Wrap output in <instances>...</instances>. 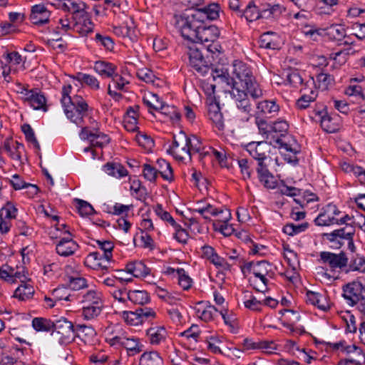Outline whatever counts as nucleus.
<instances>
[{"label":"nucleus","mask_w":365,"mask_h":365,"mask_svg":"<svg viewBox=\"0 0 365 365\" xmlns=\"http://www.w3.org/2000/svg\"><path fill=\"white\" fill-rule=\"evenodd\" d=\"M27 96L29 97H27L26 101L29 102L34 110H47L46 99L43 93L34 91L33 92H29Z\"/></svg>","instance_id":"29"},{"label":"nucleus","mask_w":365,"mask_h":365,"mask_svg":"<svg viewBox=\"0 0 365 365\" xmlns=\"http://www.w3.org/2000/svg\"><path fill=\"white\" fill-rule=\"evenodd\" d=\"M299 196H302V197L294 198V200L301 207H304L311 202L317 200L316 194L309 191H301V195Z\"/></svg>","instance_id":"62"},{"label":"nucleus","mask_w":365,"mask_h":365,"mask_svg":"<svg viewBox=\"0 0 365 365\" xmlns=\"http://www.w3.org/2000/svg\"><path fill=\"white\" fill-rule=\"evenodd\" d=\"M177 26L180 30L182 36L192 42L196 40L200 26L188 16H181L177 21Z\"/></svg>","instance_id":"12"},{"label":"nucleus","mask_w":365,"mask_h":365,"mask_svg":"<svg viewBox=\"0 0 365 365\" xmlns=\"http://www.w3.org/2000/svg\"><path fill=\"white\" fill-rule=\"evenodd\" d=\"M278 36L274 32L264 33L259 38V46L264 48L277 49L279 44L277 41Z\"/></svg>","instance_id":"34"},{"label":"nucleus","mask_w":365,"mask_h":365,"mask_svg":"<svg viewBox=\"0 0 365 365\" xmlns=\"http://www.w3.org/2000/svg\"><path fill=\"white\" fill-rule=\"evenodd\" d=\"M349 55V49L341 50L338 52L331 53L329 58L334 61V66L340 67L345 64Z\"/></svg>","instance_id":"57"},{"label":"nucleus","mask_w":365,"mask_h":365,"mask_svg":"<svg viewBox=\"0 0 365 365\" xmlns=\"http://www.w3.org/2000/svg\"><path fill=\"white\" fill-rule=\"evenodd\" d=\"M286 80L293 87L297 88L303 83V79L297 70H289L286 72Z\"/></svg>","instance_id":"58"},{"label":"nucleus","mask_w":365,"mask_h":365,"mask_svg":"<svg viewBox=\"0 0 365 365\" xmlns=\"http://www.w3.org/2000/svg\"><path fill=\"white\" fill-rule=\"evenodd\" d=\"M309 225L308 222H302L300 224L289 223L283 227L282 231L289 236H294L306 231Z\"/></svg>","instance_id":"44"},{"label":"nucleus","mask_w":365,"mask_h":365,"mask_svg":"<svg viewBox=\"0 0 365 365\" xmlns=\"http://www.w3.org/2000/svg\"><path fill=\"white\" fill-rule=\"evenodd\" d=\"M111 345H121L125 347L129 356H134L143 350V345L138 338L127 337L125 332L120 329L118 334L109 339Z\"/></svg>","instance_id":"7"},{"label":"nucleus","mask_w":365,"mask_h":365,"mask_svg":"<svg viewBox=\"0 0 365 365\" xmlns=\"http://www.w3.org/2000/svg\"><path fill=\"white\" fill-rule=\"evenodd\" d=\"M244 305L252 311H260L263 306L262 301L257 300L250 292H245Z\"/></svg>","instance_id":"46"},{"label":"nucleus","mask_w":365,"mask_h":365,"mask_svg":"<svg viewBox=\"0 0 365 365\" xmlns=\"http://www.w3.org/2000/svg\"><path fill=\"white\" fill-rule=\"evenodd\" d=\"M348 259L346 269H344L346 274L356 271L365 273V257L359 254H351Z\"/></svg>","instance_id":"23"},{"label":"nucleus","mask_w":365,"mask_h":365,"mask_svg":"<svg viewBox=\"0 0 365 365\" xmlns=\"http://www.w3.org/2000/svg\"><path fill=\"white\" fill-rule=\"evenodd\" d=\"M276 143L279 145L280 149L289 153L288 154L284 153L285 160L294 163L297 162L296 154L300 151V149L295 140L292 139L291 140L285 141L282 138H277Z\"/></svg>","instance_id":"17"},{"label":"nucleus","mask_w":365,"mask_h":365,"mask_svg":"<svg viewBox=\"0 0 365 365\" xmlns=\"http://www.w3.org/2000/svg\"><path fill=\"white\" fill-rule=\"evenodd\" d=\"M240 16H244L247 21L252 22L259 19L261 17V14L254 2L250 1L246 8L240 12Z\"/></svg>","instance_id":"37"},{"label":"nucleus","mask_w":365,"mask_h":365,"mask_svg":"<svg viewBox=\"0 0 365 365\" xmlns=\"http://www.w3.org/2000/svg\"><path fill=\"white\" fill-rule=\"evenodd\" d=\"M64 113L70 120L78 126H81L83 118L86 116L88 105L81 96H74L73 101L65 106Z\"/></svg>","instance_id":"3"},{"label":"nucleus","mask_w":365,"mask_h":365,"mask_svg":"<svg viewBox=\"0 0 365 365\" xmlns=\"http://www.w3.org/2000/svg\"><path fill=\"white\" fill-rule=\"evenodd\" d=\"M207 51L210 52L212 55V58L213 61L217 60V57L220 55L222 54L223 50L222 48L217 40H215L210 43H207L205 46Z\"/></svg>","instance_id":"60"},{"label":"nucleus","mask_w":365,"mask_h":365,"mask_svg":"<svg viewBox=\"0 0 365 365\" xmlns=\"http://www.w3.org/2000/svg\"><path fill=\"white\" fill-rule=\"evenodd\" d=\"M341 211L335 205L329 204L323 210L317 218L314 220L315 225L317 226H329L331 225H342L340 222Z\"/></svg>","instance_id":"10"},{"label":"nucleus","mask_w":365,"mask_h":365,"mask_svg":"<svg viewBox=\"0 0 365 365\" xmlns=\"http://www.w3.org/2000/svg\"><path fill=\"white\" fill-rule=\"evenodd\" d=\"M110 294L115 300L123 304H127L129 298V291L125 288L118 287L109 290Z\"/></svg>","instance_id":"53"},{"label":"nucleus","mask_w":365,"mask_h":365,"mask_svg":"<svg viewBox=\"0 0 365 365\" xmlns=\"http://www.w3.org/2000/svg\"><path fill=\"white\" fill-rule=\"evenodd\" d=\"M279 111V106L274 101H262L257 105V114L258 116L268 118L274 117Z\"/></svg>","instance_id":"22"},{"label":"nucleus","mask_w":365,"mask_h":365,"mask_svg":"<svg viewBox=\"0 0 365 365\" xmlns=\"http://www.w3.org/2000/svg\"><path fill=\"white\" fill-rule=\"evenodd\" d=\"M94 40L98 46H102L106 50L112 51L114 48V42L108 36L96 34Z\"/></svg>","instance_id":"54"},{"label":"nucleus","mask_w":365,"mask_h":365,"mask_svg":"<svg viewBox=\"0 0 365 365\" xmlns=\"http://www.w3.org/2000/svg\"><path fill=\"white\" fill-rule=\"evenodd\" d=\"M168 152L178 160H184L185 156L190 158L187 135L185 133L180 132L178 136H174L172 145L168 150Z\"/></svg>","instance_id":"11"},{"label":"nucleus","mask_w":365,"mask_h":365,"mask_svg":"<svg viewBox=\"0 0 365 365\" xmlns=\"http://www.w3.org/2000/svg\"><path fill=\"white\" fill-rule=\"evenodd\" d=\"M79 137L81 140H88L92 147L102 148L110 142V138L107 135L98 130L91 131L88 127L82 128Z\"/></svg>","instance_id":"14"},{"label":"nucleus","mask_w":365,"mask_h":365,"mask_svg":"<svg viewBox=\"0 0 365 365\" xmlns=\"http://www.w3.org/2000/svg\"><path fill=\"white\" fill-rule=\"evenodd\" d=\"M318 96L316 90H312L309 94L304 93L296 102V106L298 109L304 110L307 108L310 103L314 102Z\"/></svg>","instance_id":"47"},{"label":"nucleus","mask_w":365,"mask_h":365,"mask_svg":"<svg viewBox=\"0 0 365 365\" xmlns=\"http://www.w3.org/2000/svg\"><path fill=\"white\" fill-rule=\"evenodd\" d=\"M168 274H175L179 285L185 290L189 289L192 283V279L186 274L183 269H175L173 268H169L168 269Z\"/></svg>","instance_id":"35"},{"label":"nucleus","mask_w":365,"mask_h":365,"mask_svg":"<svg viewBox=\"0 0 365 365\" xmlns=\"http://www.w3.org/2000/svg\"><path fill=\"white\" fill-rule=\"evenodd\" d=\"M76 208L81 216H88L94 212L92 205L86 201L76 199Z\"/></svg>","instance_id":"59"},{"label":"nucleus","mask_w":365,"mask_h":365,"mask_svg":"<svg viewBox=\"0 0 365 365\" xmlns=\"http://www.w3.org/2000/svg\"><path fill=\"white\" fill-rule=\"evenodd\" d=\"M73 30L81 36H86L92 32L93 24L89 19L88 14L83 17H79L78 19H73Z\"/></svg>","instance_id":"26"},{"label":"nucleus","mask_w":365,"mask_h":365,"mask_svg":"<svg viewBox=\"0 0 365 365\" xmlns=\"http://www.w3.org/2000/svg\"><path fill=\"white\" fill-rule=\"evenodd\" d=\"M187 54L190 66L197 72L205 76L211 70V75L215 81L230 88L225 92L230 93L238 110L245 113L242 120L248 121L252 116L250 113L252 110L248 96L253 99L263 96L262 89L255 80L251 68L242 61H235L233 64V73L238 79V81H235L230 77L227 68H212L207 65L199 48H190Z\"/></svg>","instance_id":"1"},{"label":"nucleus","mask_w":365,"mask_h":365,"mask_svg":"<svg viewBox=\"0 0 365 365\" xmlns=\"http://www.w3.org/2000/svg\"><path fill=\"white\" fill-rule=\"evenodd\" d=\"M157 171L160 174L161 177L168 181L173 180V172L170 164L164 159H159L157 160Z\"/></svg>","instance_id":"39"},{"label":"nucleus","mask_w":365,"mask_h":365,"mask_svg":"<svg viewBox=\"0 0 365 365\" xmlns=\"http://www.w3.org/2000/svg\"><path fill=\"white\" fill-rule=\"evenodd\" d=\"M247 151L259 164H266L265 160L269 157L274 147L267 141L251 142L246 146Z\"/></svg>","instance_id":"8"},{"label":"nucleus","mask_w":365,"mask_h":365,"mask_svg":"<svg viewBox=\"0 0 365 365\" xmlns=\"http://www.w3.org/2000/svg\"><path fill=\"white\" fill-rule=\"evenodd\" d=\"M140 365H163V359L156 351L145 352L140 359Z\"/></svg>","instance_id":"42"},{"label":"nucleus","mask_w":365,"mask_h":365,"mask_svg":"<svg viewBox=\"0 0 365 365\" xmlns=\"http://www.w3.org/2000/svg\"><path fill=\"white\" fill-rule=\"evenodd\" d=\"M247 268L252 270L253 274L259 278L264 286L268 282L266 276L269 275L272 269V265L266 260L258 261L257 262H249L246 265Z\"/></svg>","instance_id":"16"},{"label":"nucleus","mask_w":365,"mask_h":365,"mask_svg":"<svg viewBox=\"0 0 365 365\" xmlns=\"http://www.w3.org/2000/svg\"><path fill=\"white\" fill-rule=\"evenodd\" d=\"M103 307V304H94L93 307H83L82 316L87 320L94 319L101 314Z\"/></svg>","instance_id":"52"},{"label":"nucleus","mask_w":365,"mask_h":365,"mask_svg":"<svg viewBox=\"0 0 365 365\" xmlns=\"http://www.w3.org/2000/svg\"><path fill=\"white\" fill-rule=\"evenodd\" d=\"M343 297L351 306L365 305V284L359 281L348 283L343 287Z\"/></svg>","instance_id":"6"},{"label":"nucleus","mask_w":365,"mask_h":365,"mask_svg":"<svg viewBox=\"0 0 365 365\" xmlns=\"http://www.w3.org/2000/svg\"><path fill=\"white\" fill-rule=\"evenodd\" d=\"M126 272L134 277H145L150 274V269L141 261L131 262L126 264Z\"/></svg>","instance_id":"24"},{"label":"nucleus","mask_w":365,"mask_h":365,"mask_svg":"<svg viewBox=\"0 0 365 365\" xmlns=\"http://www.w3.org/2000/svg\"><path fill=\"white\" fill-rule=\"evenodd\" d=\"M340 222L345 225L344 227L351 226L355 229V227L357 226L365 232V216L362 214L356 213V215H344L341 217Z\"/></svg>","instance_id":"28"},{"label":"nucleus","mask_w":365,"mask_h":365,"mask_svg":"<svg viewBox=\"0 0 365 365\" xmlns=\"http://www.w3.org/2000/svg\"><path fill=\"white\" fill-rule=\"evenodd\" d=\"M52 296L55 299V302L58 301H71V294H68V289L66 287H61L55 289L52 292Z\"/></svg>","instance_id":"64"},{"label":"nucleus","mask_w":365,"mask_h":365,"mask_svg":"<svg viewBox=\"0 0 365 365\" xmlns=\"http://www.w3.org/2000/svg\"><path fill=\"white\" fill-rule=\"evenodd\" d=\"M86 5L85 3L82 1L74 2L70 5V8L67 10L68 11L72 13L73 16L72 19H78L79 17H83L88 15V12L86 11Z\"/></svg>","instance_id":"50"},{"label":"nucleus","mask_w":365,"mask_h":365,"mask_svg":"<svg viewBox=\"0 0 365 365\" xmlns=\"http://www.w3.org/2000/svg\"><path fill=\"white\" fill-rule=\"evenodd\" d=\"M128 302L134 304L144 305L150 302V297L145 291L129 290Z\"/></svg>","instance_id":"38"},{"label":"nucleus","mask_w":365,"mask_h":365,"mask_svg":"<svg viewBox=\"0 0 365 365\" xmlns=\"http://www.w3.org/2000/svg\"><path fill=\"white\" fill-rule=\"evenodd\" d=\"M209 118L219 130H223L225 128L224 118L220 111L219 105H210L208 112Z\"/></svg>","instance_id":"31"},{"label":"nucleus","mask_w":365,"mask_h":365,"mask_svg":"<svg viewBox=\"0 0 365 365\" xmlns=\"http://www.w3.org/2000/svg\"><path fill=\"white\" fill-rule=\"evenodd\" d=\"M256 171L259 182L267 189L277 187V181L274 175L269 171L266 164L257 165Z\"/></svg>","instance_id":"19"},{"label":"nucleus","mask_w":365,"mask_h":365,"mask_svg":"<svg viewBox=\"0 0 365 365\" xmlns=\"http://www.w3.org/2000/svg\"><path fill=\"white\" fill-rule=\"evenodd\" d=\"M4 149L9 156L14 160L21 163V153L24 150L23 144L15 142H6L4 144Z\"/></svg>","instance_id":"33"},{"label":"nucleus","mask_w":365,"mask_h":365,"mask_svg":"<svg viewBox=\"0 0 365 365\" xmlns=\"http://www.w3.org/2000/svg\"><path fill=\"white\" fill-rule=\"evenodd\" d=\"M137 76L140 80L148 83H154L156 78L154 73L147 68L138 69Z\"/></svg>","instance_id":"61"},{"label":"nucleus","mask_w":365,"mask_h":365,"mask_svg":"<svg viewBox=\"0 0 365 365\" xmlns=\"http://www.w3.org/2000/svg\"><path fill=\"white\" fill-rule=\"evenodd\" d=\"M135 140L140 146L147 150H150L154 147V140L145 133H138L135 135Z\"/></svg>","instance_id":"56"},{"label":"nucleus","mask_w":365,"mask_h":365,"mask_svg":"<svg viewBox=\"0 0 365 365\" xmlns=\"http://www.w3.org/2000/svg\"><path fill=\"white\" fill-rule=\"evenodd\" d=\"M220 35L217 27L215 26L200 27L197 32V37L194 43H199L204 46L215 40Z\"/></svg>","instance_id":"18"},{"label":"nucleus","mask_w":365,"mask_h":365,"mask_svg":"<svg viewBox=\"0 0 365 365\" xmlns=\"http://www.w3.org/2000/svg\"><path fill=\"white\" fill-rule=\"evenodd\" d=\"M147 336L153 345L160 344L167 336V331L163 327H153L147 330Z\"/></svg>","instance_id":"30"},{"label":"nucleus","mask_w":365,"mask_h":365,"mask_svg":"<svg viewBox=\"0 0 365 365\" xmlns=\"http://www.w3.org/2000/svg\"><path fill=\"white\" fill-rule=\"evenodd\" d=\"M53 324L51 335L60 344H67L73 341L76 330L71 322L62 317Z\"/></svg>","instance_id":"2"},{"label":"nucleus","mask_w":365,"mask_h":365,"mask_svg":"<svg viewBox=\"0 0 365 365\" xmlns=\"http://www.w3.org/2000/svg\"><path fill=\"white\" fill-rule=\"evenodd\" d=\"M103 170L108 175L118 179L128 175L127 169L118 163L108 162L103 166Z\"/></svg>","instance_id":"27"},{"label":"nucleus","mask_w":365,"mask_h":365,"mask_svg":"<svg viewBox=\"0 0 365 365\" xmlns=\"http://www.w3.org/2000/svg\"><path fill=\"white\" fill-rule=\"evenodd\" d=\"M193 212H197L202 215L205 220H210V215L217 216V208L210 203H205L203 207H197L191 210Z\"/></svg>","instance_id":"51"},{"label":"nucleus","mask_w":365,"mask_h":365,"mask_svg":"<svg viewBox=\"0 0 365 365\" xmlns=\"http://www.w3.org/2000/svg\"><path fill=\"white\" fill-rule=\"evenodd\" d=\"M320 259L324 263L327 264L332 270L340 269L344 272L346 269L349 260L348 257L343 252L339 254L322 252L320 253Z\"/></svg>","instance_id":"13"},{"label":"nucleus","mask_w":365,"mask_h":365,"mask_svg":"<svg viewBox=\"0 0 365 365\" xmlns=\"http://www.w3.org/2000/svg\"><path fill=\"white\" fill-rule=\"evenodd\" d=\"M93 69L101 77L110 78L117 71V66L108 61H97L94 63Z\"/></svg>","instance_id":"25"},{"label":"nucleus","mask_w":365,"mask_h":365,"mask_svg":"<svg viewBox=\"0 0 365 365\" xmlns=\"http://www.w3.org/2000/svg\"><path fill=\"white\" fill-rule=\"evenodd\" d=\"M68 283L71 289L73 290H80L89 287L86 279L80 276L79 274L68 276Z\"/></svg>","instance_id":"49"},{"label":"nucleus","mask_w":365,"mask_h":365,"mask_svg":"<svg viewBox=\"0 0 365 365\" xmlns=\"http://www.w3.org/2000/svg\"><path fill=\"white\" fill-rule=\"evenodd\" d=\"M76 79L93 91H98L101 88L99 81L92 75L79 73L77 75Z\"/></svg>","instance_id":"43"},{"label":"nucleus","mask_w":365,"mask_h":365,"mask_svg":"<svg viewBox=\"0 0 365 365\" xmlns=\"http://www.w3.org/2000/svg\"><path fill=\"white\" fill-rule=\"evenodd\" d=\"M32 327L36 331H49L52 330L53 324L46 318L36 317L32 320Z\"/></svg>","instance_id":"48"},{"label":"nucleus","mask_w":365,"mask_h":365,"mask_svg":"<svg viewBox=\"0 0 365 365\" xmlns=\"http://www.w3.org/2000/svg\"><path fill=\"white\" fill-rule=\"evenodd\" d=\"M330 347L334 350H339L347 356L345 359L349 364L354 365H362L365 363V354L362 349L355 344H349L345 341H340L337 343L329 344Z\"/></svg>","instance_id":"4"},{"label":"nucleus","mask_w":365,"mask_h":365,"mask_svg":"<svg viewBox=\"0 0 365 365\" xmlns=\"http://www.w3.org/2000/svg\"><path fill=\"white\" fill-rule=\"evenodd\" d=\"M155 312L149 307L138 308L134 312H123L125 322L131 326L142 324L144 322L155 318Z\"/></svg>","instance_id":"9"},{"label":"nucleus","mask_w":365,"mask_h":365,"mask_svg":"<svg viewBox=\"0 0 365 365\" xmlns=\"http://www.w3.org/2000/svg\"><path fill=\"white\" fill-rule=\"evenodd\" d=\"M354 233L355 229L351 226H347L335 230L329 233H324L323 237L325 240L333 242L337 247H340L344 244V241L347 240L348 249L351 252V254H356V247L353 240Z\"/></svg>","instance_id":"5"},{"label":"nucleus","mask_w":365,"mask_h":365,"mask_svg":"<svg viewBox=\"0 0 365 365\" xmlns=\"http://www.w3.org/2000/svg\"><path fill=\"white\" fill-rule=\"evenodd\" d=\"M320 117L321 126L327 133H334L337 130V125L332 122V118L327 113L319 111L317 113Z\"/></svg>","instance_id":"45"},{"label":"nucleus","mask_w":365,"mask_h":365,"mask_svg":"<svg viewBox=\"0 0 365 365\" xmlns=\"http://www.w3.org/2000/svg\"><path fill=\"white\" fill-rule=\"evenodd\" d=\"M272 133H279L284 136L288 131L289 124L285 120H279L272 123Z\"/></svg>","instance_id":"63"},{"label":"nucleus","mask_w":365,"mask_h":365,"mask_svg":"<svg viewBox=\"0 0 365 365\" xmlns=\"http://www.w3.org/2000/svg\"><path fill=\"white\" fill-rule=\"evenodd\" d=\"M64 233L68 234V236L62 237L56 243V250L60 256L68 257L73 255L79 247L76 242L72 239L68 230H65Z\"/></svg>","instance_id":"15"},{"label":"nucleus","mask_w":365,"mask_h":365,"mask_svg":"<svg viewBox=\"0 0 365 365\" xmlns=\"http://www.w3.org/2000/svg\"><path fill=\"white\" fill-rule=\"evenodd\" d=\"M324 31L331 40L341 41L346 36V29L340 24H332Z\"/></svg>","instance_id":"36"},{"label":"nucleus","mask_w":365,"mask_h":365,"mask_svg":"<svg viewBox=\"0 0 365 365\" xmlns=\"http://www.w3.org/2000/svg\"><path fill=\"white\" fill-rule=\"evenodd\" d=\"M110 261V259L106 258L102 253L99 252H93L88 255L86 258L85 263L93 269H107Z\"/></svg>","instance_id":"21"},{"label":"nucleus","mask_w":365,"mask_h":365,"mask_svg":"<svg viewBox=\"0 0 365 365\" xmlns=\"http://www.w3.org/2000/svg\"><path fill=\"white\" fill-rule=\"evenodd\" d=\"M217 311L214 306L207 304L205 307L197 308L196 314L201 320L209 322L214 319V317Z\"/></svg>","instance_id":"40"},{"label":"nucleus","mask_w":365,"mask_h":365,"mask_svg":"<svg viewBox=\"0 0 365 365\" xmlns=\"http://www.w3.org/2000/svg\"><path fill=\"white\" fill-rule=\"evenodd\" d=\"M50 11L43 4H36L32 6L30 20L34 24L40 25L48 22Z\"/></svg>","instance_id":"20"},{"label":"nucleus","mask_w":365,"mask_h":365,"mask_svg":"<svg viewBox=\"0 0 365 365\" xmlns=\"http://www.w3.org/2000/svg\"><path fill=\"white\" fill-rule=\"evenodd\" d=\"M83 304H103L101 292L95 289H90L82 295Z\"/></svg>","instance_id":"41"},{"label":"nucleus","mask_w":365,"mask_h":365,"mask_svg":"<svg viewBox=\"0 0 365 365\" xmlns=\"http://www.w3.org/2000/svg\"><path fill=\"white\" fill-rule=\"evenodd\" d=\"M21 130L24 134L25 135L26 140L29 143H31L36 149L40 150V145L35 136L34 131L33 128L31 127V125L29 124H24L21 126Z\"/></svg>","instance_id":"55"},{"label":"nucleus","mask_w":365,"mask_h":365,"mask_svg":"<svg viewBox=\"0 0 365 365\" xmlns=\"http://www.w3.org/2000/svg\"><path fill=\"white\" fill-rule=\"evenodd\" d=\"M34 289L30 281L21 283L15 290L14 297L20 300L25 301L32 297Z\"/></svg>","instance_id":"32"}]
</instances>
